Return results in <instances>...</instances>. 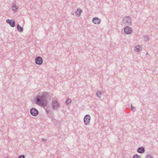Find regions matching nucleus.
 <instances>
[{"instance_id":"nucleus-1","label":"nucleus","mask_w":158,"mask_h":158,"mask_svg":"<svg viewBox=\"0 0 158 158\" xmlns=\"http://www.w3.org/2000/svg\"><path fill=\"white\" fill-rule=\"evenodd\" d=\"M47 93H44L42 95L38 96L35 98V103L43 106H45L47 105L46 95Z\"/></svg>"},{"instance_id":"nucleus-2","label":"nucleus","mask_w":158,"mask_h":158,"mask_svg":"<svg viewBox=\"0 0 158 158\" xmlns=\"http://www.w3.org/2000/svg\"><path fill=\"white\" fill-rule=\"evenodd\" d=\"M123 22L124 24L127 23L128 26L131 25L132 23L131 17L127 16L123 17Z\"/></svg>"},{"instance_id":"nucleus-3","label":"nucleus","mask_w":158,"mask_h":158,"mask_svg":"<svg viewBox=\"0 0 158 158\" xmlns=\"http://www.w3.org/2000/svg\"><path fill=\"white\" fill-rule=\"evenodd\" d=\"M52 108L54 110H57L58 108L60 106L59 103L56 100H52Z\"/></svg>"},{"instance_id":"nucleus-4","label":"nucleus","mask_w":158,"mask_h":158,"mask_svg":"<svg viewBox=\"0 0 158 158\" xmlns=\"http://www.w3.org/2000/svg\"><path fill=\"white\" fill-rule=\"evenodd\" d=\"M30 113L31 114L34 116H36L38 115L39 113L38 110L35 108H32L31 109Z\"/></svg>"},{"instance_id":"nucleus-5","label":"nucleus","mask_w":158,"mask_h":158,"mask_svg":"<svg viewBox=\"0 0 158 158\" xmlns=\"http://www.w3.org/2000/svg\"><path fill=\"white\" fill-rule=\"evenodd\" d=\"M35 61L36 64L41 65L43 63V60L41 57L39 56L35 58Z\"/></svg>"},{"instance_id":"nucleus-6","label":"nucleus","mask_w":158,"mask_h":158,"mask_svg":"<svg viewBox=\"0 0 158 158\" xmlns=\"http://www.w3.org/2000/svg\"><path fill=\"white\" fill-rule=\"evenodd\" d=\"M90 116L89 115L87 114L85 115L84 118V123L86 125L89 124L90 123Z\"/></svg>"},{"instance_id":"nucleus-7","label":"nucleus","mask_w":158,"mask_h":158,"mask_svg":"<svg viewBox=\"0 0 158 158\" xmlns=\"http://www.w3.org/2000/svg\"><path fill=\"white\" fill-rule=\"evenodd\" d=\"M6 22L9 24L11 27H14L15 26V22L13 19H7L6 20Z\"/></svg>"},{"instance_id":"nucleus-8","label":"nucleus","mask_w":158,"mask_h":158,"mask_svg":"<svg viewBox=\"0 0 158 158\" xmlns=\"http://www.w3.org/2000/svg\"><path fill=\"white\" fill-rule=\"evenodd\" d=\"M132 29L128 26L125 27L124 28V32L127 34H131L132 33Z\"/></svg>"},{"instance_id":"nucleus-9","label":"nucleus","mask_w":158,"mask_h":158,"mask_svg":"<svg viewBox=\"0 0 158 158\" xmlns=\"http://www.w3.org/2000/svg\"><path fill=\"white\" fill-rule=\"evenodd\" d=\"M93 23L95 24H99L101 22V19L98 17H94L92 19Z\"/></svg>"},{"instance_id":"nucleus-10","label":"nucleus","mask_w":158,"mask_h":158,"mask_svg":"<svg viewBox=\"0 0 158 158\" xmlns=\"http://www.w3.org/2000/svg\"><path fill=\"white\" fill-rule=\"evenodd\" d=\"M145 151L144 148L142 147H139L137 150V152L140 153H143Z\"/></svg>"},{"instance_id":"nucleus-11","label":"nucleus","mask_w":158,"mask_h":158,"mask_svg":"<svg viewBox=\"0 0 158 158\" xmlns=\"http://www.w3.org/2000/svg\"><path fill=\"white\" fill-rule=\"evenodd\" d=\"M82 11L81 9L78 8L77 9L75 13L77 16L79 17L80 16L81 13L82 12Z\"/></svg>"},{"instance_id":"nucleus-12","label":"nucleus","mask_w":158,"mask_h":158,"mask_svg":"<svg viewBox=\"0 0 158 158\" xmlns=\"http://www.w3.org/2000/svg\"><path fill=\"white\" fill-rule=\"evenodd\" d=\"M17 28L18 31L20 32H22L23 31V28L21 27L19 24L17 26Z\"/></svg>"},{"instance_id":"nucleus-13","label":"nucleus","mask_w":158,"mask_h":158,"mask_svg":"<svg viewBox=\"0 0 158 158\" xmlns=\"http://www.w3.org/2000/svg\"><path fill=\"white\" fill-rule=\"evenodd\" d=\"M142 49V47L139 45L136 46L135 47V50L136 52H139Z\"/></svg>"},{"instance_id":"nucleus-14","label":"nucleus","mask_w":158,"mask_h":158,"mask_svg":"<svg viewBox=\"0 0 158 158\" xmlns=\"http://www.w3.org/2000/svg\"><path fill=\"white\" fill-rule=\"evenodd\" d=\"M18 9V7L16 6L15 4H13V5L12 6V9L13 11L16 12L17 11Z\"/></svg>"},{"instance_id":"nucleus-15","label":"nucleus","mask_w":158,"mask_h":158,"mask_svg":"<svg viewBox=\"0 0 158 158\" xmlns=\"http://www.w3.org/2000/svg\"><path fill=\"white\" fill-rule=\"evenodd\" d=\"M96 94L97 95V96L98 98H100L101 97V96L102 95V93H101V92L100 91L98 90L97 91Z\"/></svg>"},{"instance_id":"nucleus-16","label":"nucleus","mask_w":158,"mask_h":158,"mask_svg":"<svg viewBox=\"0 0 158 158\" xmlns=\"http://www.w3.org/2000/svg\"><path fill=\"white\" fill-rule=\"evenodd\" d=\"M71 102V100L69 99V98H67L65 101V103L67 105H68L70 104Z\"/></svg>"},{"instance_id":"nucleus-17","label":"nucleus","mask_w":158,"mask_h":158,"mask_svg":"<svg viewBox=\"0 0 158 158\" xmlns=\"http://www.w3.org/2000/svg\"><path fill=\"white\" fill-rule=\"evenodd\" d=\"M132 158H141V157L140 156L136 154L133 156Z\"/></svg>"},{"instance_id":"nucleus-18","label":"nucleus","mask_w":158,"mask_h":158,"mask_svg":"<svg viewBox=\"0 0 158 158\" xmlns=\"http://www.w3.org/2000/svg\"><path fill=\"white\" fill-rule=\"evenodd\" d=\"M144 39L145 41L148 40L149 39V36L148 35L144 36Z\"/></svg>"},{"instance_id":"nucleus-19","label":"nucleus","mask_w":158,"mask_h":158,"mask_svg":"<svg viewBox=\"0 0 158 158\" xmlns=\"http://www.w3.org/2000/svg\"><path fill=\"white\" fill-rule=\"evenodd\" d=\"M145 157V158H153V157L150 154L147 155Z\"/></svg>"},{"instance_id":"nucleus-20","label":"nucleus","mask_w":158,"mask_h":158,"mask_svg":"<svg viewBox=\"0 0 158 158\" xmlns=\"http://www.w3.org/2000/svg\"><path fill=\"white\" fill-rule=\"evenodd\" d=\"M131 105V110L133 111H134L136 109L135 108V107H134L132 106V104Z\"/></svg>"},{"instance_id":"nucleus-21","label":"nucleus","mask_w":158,"mask_h":158,"mask_svg":"<svg viewBox=\"0 0 158 158\" xmlns=\"http://www.w3.org/2000/svg\"><path fill=\"white\" fill-rule=\"evenodd\" d=\"M18 158H25V156L24 155H22L19 156Z\"/></svg>"},{"instance_id":"nucleus-22","label":"nucleus","mask_w":158,"mask_h":158,"mask_svg":"<svg viewBox=\"0 0 158 158\" xmlns=\"http://www.w3.org/2000/svg\"><path fill=\"white\" fill-rule=\"evenodd\" d=\"M53 114V113L52 112H50V113L48 114V116L51 118Z\"/></svg>"},{"instance_id":"nucleus-23","label":"nucleus","mask_w":158,"mask_h":158,"mask_svg":"<svg viewBox=\"0 0 158 158\" xmlns=\"http://www.w3.org/2000/svg\"><path fill=\"white\" fill-rule=\"evenodd\" d=\"M42 141L43 142H45L47 141L46 139H44V138H43L42 139Z\"/></svg>"},{"instance_id":"nucleus-24","label":"nucleus","mask_w":158,"mask_h":158,"mask_svg":"<svg viewBox=\"0 0 158 158\" xmlns=\"http://www.w3.org/2000/svg\"><path fill=\"white\" fill-rule=\"evenodd\" d=\"M46 113L47 114H48L49 113V112H50V111L48 110H46Z\"/></svg>"},{"instance_id":"nucleus-25","label":"nucleus","mask_w":158,"mask_h":158,"mask_svg":"<svg viewBox=\"0 0 158 158\" xmlns=\"http://www.w3.org/2000/svg\"><path fill=\"white\" fill-rule=\"evenodd\" d=\"M52 121L53 122L54 120L55 121V120H56V119H53L52 118Z\"/></svg>"},{"instance_id":"nucleus-26","label":"nucleus","mask_w":158,"mask_h":158,"mask_svg":"<svg viewBox=\"0 0 158 158\" xmlns=\"http://www.w3.org/2000/svg\"><path fill=\"white\" fill-rule=\"evenodd\" d=\"M8 158V157H6V158Z\"/></svg>"}]
</instances>
